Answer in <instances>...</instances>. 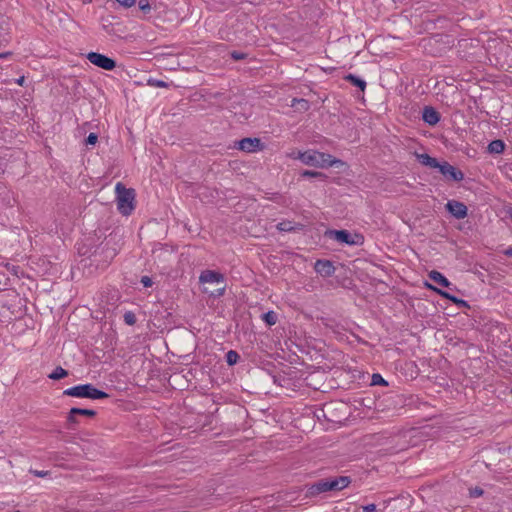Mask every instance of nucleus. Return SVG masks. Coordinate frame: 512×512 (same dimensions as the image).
<instances>
[{
	"label": "nucleus",
	"instance_id": "79ce46f5",
	"mask_svg": "<svg viewBox=\"0 0 512 512\" xmlns=\"http://www.w3.org/2000/svg\"><path fill=\"white\" fill-rule=\"evenodd\" d=\"M12 52L11 51H7V52H2L0 53V59H6V58H9L12 56Z\"/></svg>",
	"mask_w": 512,
	"mask_h": 512
},
{
	"label": "nucleus",
	"instance_id": "f257e3e1",
	"mask_svg": "<svg viewBox=\"0 0 512 512\" xmlns=\"http://www.w3.org/2000/svg\"><path fill=\"white\" fill-rule=\"evenodd\" d=\"M199 282L203 285L202 292L210 297L219 298L225 293V276L221 272L204 270L199 276Z\"/></svg>",
	"mask_w": 512,
	"mask_h": 512
},
{
	"label": "nucleus",
	"instance_id": "8fccbe9b",
	"mask_svg": "<svg viewBox=\"0 0 512 512\" xmlns=\"http://www.w3.org/2000/svg\"><path fill=\"white\" fill-rule=\"evenodd\" d=\"M15 512H20V511H15Z\"/></svg>",
	"mask_w": 512,
	"mask_h": 512
},
{
	"label": "nucleus",
	"instance_id": "a19ab883",
	"mask_svg": "<svg viewBox=\"0 0 512 512\" xmlns=\"http://www.w3.org/2000/svg\"><path fill=\"white\" fill-rule=\"evenodd\" d=\"M80 264L85 268L90 265V258H83L80 260Z\"/></svg>",
	"mask_w": 512,
	"mask_h": 512
},
{
	"label": "nucleus",
	"instance_id": "bb28decb",
	"mask_svg": "<svg viewBox=\"0 0 512 512\" xmlns=\"http://www.w3.org/2000/svg\"><path fill=\"white\" fill-rule=\"evenodd\" d=\"M371 385L388 386V382L379 373H374L371 378Z\"/></svg>",
	"mask_w": 512,
	"mask_h": 512
},
{
	"label": "nucleus",
	"instance_id": "4be33fe9",
	"mask_svg": "<svg viewBox=\"0 0 512 512\" xmlns=\"http://www.w3.org/2000/svg\"><path fill=\"white\" fill-rule=\"evenodd\" d=\"M277 319H278V316L277 314L270 310V311H267L265 313L262 314V320L268 325V326H273L276 324L277 322Z\"/></svg>",
	"mask_w": 512,
	"mask_h": 512
},
{
	"label": "nucleus",
	"instance_id": "72a5a7b5",
	"mask_svg": "<svg viewBox=\"0 0 512 512\" xmlns=\"http://www.w3.org/2000/svg\"><path fill=\"white\" fill-rule=\"evenodd\" d=\"M140 282L143 284L144 287L148 288L153 285V281L149 276H142Z\"/></svg>",
	"mask_w": 512,
	"mask_h": 512
},
{
	"label": "nucleus",
	"instance_id": "c85d7f7f",
	"mask_svg": "<svg viewBox=\"0 0 512 512\" xmlns=\"http://www.w3.org/2000/svg\"><path fill=\"white\" fill-rule=\"evenodd\" d=\"M138 5L139 9L145 14L149 13L151 10V6L148 0H139Z\"/></svg>",
	"mask_w": 512,
	"mask_h": 512
},
{
	"label": "nucleus",
	"instance_id": "c756f323",
	"mask_svg": "<svg viewBox=\"0 0 512 512\" xmlns=\"http://www.w3.org/2000/svg\"><path fill=\"white\" fill-rule=\"evenodd\" d=\"M327 479L329 491H339V486L337 485L335 477H329Z\"/></svg>",
	"mask_w": 512,
	"mask_h": 512
},
{
	"label": "nucleus",
	"instance_id": "20e7f679",
	"mask_svg": "<svg viewBox=\"0 0 512 512\" xmlns=\"http://www.w3.org/2000/svg\"><path fill=\"white\" fill-rule=\"evenodd\" d=\"M119 239L115 232H111L105 236L104 240L99 244L101 248V267L106 268L109 266L111 261L116 257L119 251Z\"/></svg>",
	"mask_w": 512,
	"mask_h": 512
},
{
	"label": "nucleus",
	"instance_id": "ea45409f",
	"mask_svg": "<svg viewBox=\"0 0 512 512\" xmlns=\"http://www.w3.org/2000/svg\"><path fill=\"white\" fill-rule=\"evenodd\" d=\"M76 416H77V414H72V408H71L70 411H69V414L67 416V421L69 423H76L77 422L76 421Z\"/></svg>",
	"mask_w": 512,
	"mask_h": 512
},
{
	"label": "nucleus",
	"instance_id": "09e8293b",
	"mask_svg": "<svg viewBox=\"0 0 512 512\" xmlns=\"http://www.w3.org/2000/svg\"><path fill=\"white\" fill-rule=\"evenodd\" d=\"M508 214H509L510 219L512 220V207H511V208H510V210L508 211Z\"/></svg>",
	"mask_w": 512,
	"mask_h": 512
},
{
	"label": "nucleus",
	"instance_id": "a878e982",
	"mask_svg": "<svg viewBox=\"0 0 512 512\" xmlns=\"http://www.w3.org/2000/svg\"><path fill=\"white\" fill-rule=\"evenodd\" d=\"M335 479L339 486V491L343 490L351 483V478L348 476H336Z\"/></svg>",
	"mask_w": 512,
	"mask_h": 512
},
{
	"label": "nucleus",
	"instance_id": "39448f33",
	"mask_svg": "<svg viewBox=\"0 0 512 512\" xmlns=\"http://www.w3.org/2000/svg\"><path fill=\"white\" fill-rule=\"evenodd\" d=\"M329 238L349 246H361L364 244V236L360 233H351L348 230H327L325 233Z\"/></svg>",
	"mask_w": 512,
	"mask_h": 512
},
{
	"label": "nucleus",
	"instance_id": "0eeeda50",
	"mask_svg": "<svg viewBox=\"0 0 512 512\" xmlns=\"http://www.w3.org/2000/svg\"><path fill=\"white\" fill-rule=\"evenodd\" d=\"M435 169L439 170L446 181L460 182L464 179V173L447 161L439 162Z\"/></svg>",
	"mask_w": 512,
	"mask_h": 512
},
{
	"label": "nucleus",
	"instance_id": "5701e85b",
	"mask_svg": "<svg viewBox=\"0 0 512 512\" xmlns=\"http://www.w3.org/2000/svg\"><path fill=\"white\" fill-rule=\"evenodd\" d=\"M226 363L229 365V366H233L235 364L238 363L239 359H240V355L238 354L237 351L235 350H229L227 353H226Z\"/></svg>",
	"mask_w": 512,
	"mask_h": 512
},
{
	"label": "nucleus",
	"instance_id": "a211bd4d",
	"mask_svg": "<svg viewBox=\"0 0 512 512\" xmlns=\"http://www.w3.org/2000/svg\"><path fill=\"white\" fill-rule=\"evenodd\" d=\"M344 79L351 83L353 86L359 88L361 91L366 89V81L354 74H348L344 76Z\"/></svg>",
	"mask_w": 512,
	"mask_h": 512
},
{
	"label": "nucleus",
	"instance_id": "c9c22d12",
	"mask_svg": "<svg viewBox=\"0 0 512 512\" xmlns=\"http://www.w3.org/2000/svg\"><path fill=\"white\" fill-rule=\"evenodd\" d=\"M364 512H378L375 504H368L362 507Z\"/></svg>",
	"mask_w": 512,
	"mask_h": 512
},
{
	"label": "nucleus",
	"instance_id": "6ab92c4d",
	"mask_svg": "<svg viewBox=\"0 0 512 512\" xmlns=\"http://www.w3.org/2000/svg\"><path fill=\"white\" fill-rule=\"evenodd\" d=\"M487 149H488V152H490V153L501 154V153H503V151L505 149V143L500 139H496V140L491 141L488 144Z\"/></svg>",
	"mask_w": 512,
	"mask_h": 512
},
{
	"label": "nucleus",
	"instance_id": "49530a36",
	"mask_svg": "<svg viewBox=\"0 0 512 512\" xmlns=\"http://www.w3.org/2000/svg\"><path fill=\"white\" fill-rule=\"evenodd\" d=\"M103 29L108 33L110 34L112 32V30L109 29V25H106V24H103Z\"/></svg>",
	"mask_w": 512,
	"mask_h": 512
},
{
	"label": "nucleus",
	"instance_id": "58836bf2",
	"mask_svg": "<svg viewBox=\"0 0 512 512\" xmlns=\"http://www.w3.org/2000/svg\"><path fill=\"white\" fill-rule=\"evenodd\" d=\"M87 59L94 65H96V52L91 51L87 54Z\"/></svg>",
	"mask_w": 512,
	"mask_h": 512
},
{
	"label": "nucleus",
	"instance_id": "cd10ccee",
	"mask_svg": "<svg viewBox=\"0 0 512 512\" xmlns=\"http://www.w3.org/2000/svg\"><path fill=\"white\" fill-rule=\"evenodd\" d=\"M123 318H124V322H125L127 325H129V326L134 325V324L136 323V321H137L136 315H135V313H134V312H132V311H127V312H125V314H124Z\"/></svg>",
	"mask_w": 512,
	"mask_h": 512
},
{
	"label": "nucleus",
	"instance_id": "423d86ee",
	"mask_svg": "<svg viewBox=\"0 0 512 512\" xmlns=\"http://www.w3.org/2000/svg\"><path fill=\"white\" fill-rule=\"evenodd\" d=\"M63 395L96 400V387L92 384H81L64 390Z\"/></svg>",
	"mask_w": 512,
	"mask_h": 512
},
{
	"label": "nucleus",
	"instance_id": "a18cd8bd",
	"mask_svg": "<svg viewBox=\"0 0 512 512\" xmlns=\"http://www.w3.org/2000/svg\"><path fill=\"white\" fill-rule=\"evenodd\" d=\"M504 255H506L507 257H512V247L507 248L504 251Z\"/></svg>",
	"mask_w": 512,
	"mask_h": 512
},
{
	"label": "nucleus",
	"instance_id": "e433bc0d",
	"mask_svg": "<svg viewBox=\"0 0 512 512\" xmlns=\"http://www.w3.org/2000/svg\"><path fill=\"white\" fill-rule=\"evenodd\" d=\"M30 473L34 474L37 477H46L49 472L48 471H39V470H30Z\"/></svg>",
	"mask_w": 512,
	"mask_h": 512
},
{
	"label": "nucleus",
	"instance_id": "7c9ffc66",
	"mask_svg": "<svg viewBox=\"0 0 512 512\" xmlns=\"http://www.w3.org/2000/svg\"><path fill=\"white\" fill-rule=\"evenodd\" d=\"M230 56H231V58H232V59H234V60H237V61H238V60H243V59H245V58L247 57V54H246V53H243V52H240V51H235V50H234V51H232V52L230 53Z\"/></svg>",
	"mask_w": 512,
	"mask_h": 512
},
{
	"label": "nucleus",
	"instance_id": "1a4fd4ad",
	"mask_svg": "<svg viewBox=\"0 0 512 512\" xmlns=\"http://www.w3.org/2000/svg\"><path fill=\"white\" fill-rule=\"evenodd\" d=\"M236 147L244 152H256L263 149L264 145L259 138L246 137L237 142Z\"/></svg>",
	"mask_w": 512,
	"mask_h": 512
},
{
	"label": "nucleus",
	"instance_id": "393cba45",
	"mask_svg": "<svg viewBox=\"0 0 512 512\" xmlns=\"http://www.w3.org/2000/svg\"><path fill=\"white\" fill-rule=\"evenodd\" d=\"M296 104L298 105L297 109L300 111H307L310 107L309 101L306 99L294 98L292 101V107H294Z\"/></svg>",
	"mask_w": 512,
	"mask_h": 512
},
{
	"label": "nucleus",
	"instance_id": "37998d69",
	"mask_svg": "<svg viewBox=\"0 0 512 512\" xmlns=\"http://www.w3.org/2000/svg\"><path fill=\"white\" fill-rule=\"evenodd\" d=\"M107 397H109V395L106 392L98 389V399H103V398H107Z\"/></svg>",
	"mask_w": 512,
	"mask_h": 512
},
{
	"label": "nucleus",
	"instance_id": "ddd939ff",
	"mask_svg": "<svg viewBox=\"0 0 512 512\" xmlns=\"http://www.w3.org/2000/svg\"><path fill=\"white\" fill-rule=\"evenodd\" d=\"M315 271L323 277H330L335 273V267L330 260L319 259L314 264Z\"/></svg>",
	"mask_w": 512,
	"mask_h": 512
},
{
	"label": "nucleus",
	"instance_id": "9b49d317",
	"mask_svg": "<svg viewBox=\"0 0 512 512\" xmlns=\"http://www.w3.org/2000/svg\"><path fill=\"white\" fill-rule=\"evenodd\" d=\"M425 287L427 289H430V290L436 292L441 297L451 301L452 303H454L455 305H457L460 308H468L469 307V304L466 300L460 299V298L450 294L448 291L439 289V288L435 287L434 285L430 284L429 282H425Z\"/></svg>",
	"mask_w": 512,
	"mask_h": 512
},
{
	"label": "nucleus",
	"instance_id": "4468645a",
	"mask_svg": "<svg viewBox=\"0 0 512 512\" xmlns=\"http://www.w3.org/2000/svg\"><path fill=\"white\" fill-rule=\"evenodd\" d=\"M428 277L441 287L449 288L450 290H455L456 287L454 286L451 288L452 283L439 271L432 270L429 272Z\"/></svg>",
	"mask_w": 512,
	"mask_h": 512
},
{
	"label": "nucleus",
	"instance_id": "dca6fc26",
	"mask_svg": "<svg viewBox=\"0 0 512 512\" xmlns=\"http://www.w3.org/2000/svg\"><path fill=\"white\" fill-rule=\"evenodd\" d=\"M117 67L115 59L98 53V68L111 71Z\"/></svg>",
	"mask_w": 512,
	"mask_h": 512
},
{
	"label": "nucleus",
	"instance_id": "2f4dec72",
	"mask_svg": "<svg viewBox=\"0 0 512 512\" xmlns=\"http://www.w3.org/2000/svg\"><path fill=\"white\" fill-rule=\"evenodd\" d=\"M483 493H484L483 489L478 487V486L470 489V496L471 497H480V496L483 495Z\"/></svg>",
	"mask_w": 512,
	"mask_h": 512
},
{
	"label": "nucleus",
	"instance_id": "6e6552de",
	"mask_svg": "<svg viewBox=\"0 0 512 512\" xmlns=\"http://www.w3.org/2000/svg\"><path fill=\"white\" fill-rule=\"evenodd\" d=\"M446 210L456 219H464L468 215L467 206L457 200H449L445 205Z\"/></svg>",
	"mask_w": 512,
	"mask_h": 512
},
{
	"label": "nucleus",
	"instance_id": "4c0bfd02",
	"mask_svg": "<svg viewBox=\"0 0 512 512\" xmlns=\"http://www.w3.org/2000/svg\"><path fill=\"white\" fill-rule=\"evenodd\" d=\"M149 83L153 84L157 87H167L168 86V84L162 80H153V81L149 80Z\"/></svg>",
	"mask_w": 512,
	"mask_h": 512
},
{
	"label": "nucleus",
	"instance_id": "c03bdc74",
	"mask_svg": "<svg viewBox=\"0 0 512 512\" xmlns=\"http://www.w3.org/2000/svg\"><path fill=\"white\" fill-rule=\"evenodd\" d=\"M16 83H17L18 85H20V86H23V85H24V83H25V77H24V76H21L20 78H18V79L16 80Z\"/></svg>",
	"mask_w": 512,
	"mask_h": 512
},
{
	"label": "nucleus",
	"instance_id": "412c9836",
	"mask_svg": "<svg viewBox=\"0 0 512 512\" xmlns=\"http://www.w3.org/2000/svg\"><path fill=\"white\" fill-rule=\"evenodd\" d=\"M300 175L303 178H316L321 181H324L327 178V176L324 173L312 170H303Z\"/></svg>",
	"mask_w": 512,
	"mask_h": 512
},
{
	"label": "nucleus",
	"instance_id": "f704fd0d",
	"mask_svg": "<svg viewBox=\"0 0 512 512\" xmlns=\"http://www.w3.org/2000/svg\"><path fill=\"white\" fill-rule=\"evenodd\" d=\"M121 6H124L126 8L132 7L136 0H116Z\"/></svg>",
	"mask_w": 512,
	"mask_h": 512
},
{
	"label": "nucleus",
	"instance_id": "7ed1b4c3",
	"mask_svg": "<svg viewBox=\"0 0 512 512\" xmlns=\"http://www.w3.org/2000/svg\"><path fill=\"white\" fill-rule=\"evenodd\" d=\"M117 209L123 216H129L135 209V190L126 188L121 182L115 187Z\"/></svg>",
	"mask_w": 512,
	"mask_h": 512
},
{
	"label": "nucleus",
	"instance_id": "f03ea898",
	"mask_svg": "<svg viewBox=\"0 0 512 512\" xmlns=\"http://www.w3.org/2000/svg\"><path fill=\"white\" fill-rule=\"evenodd\" d=\"M298 159L305 165L322 169L343 165V162L340 159H336L330 154L319 152L317 150L299 152Z\"/></svg>",
	"mask_w": 512,
	"mask_h": 512
},
{
	"label": "nucleus",
	"instance_id": "b1692460",
	"mask_svg": "<svg viewBox=\"0 0 512 512\" xmlns=\"http://www.w3.org/2000/svg\"><path fill=\"white\" fill-rule=\"evenodd\" d=\"M72 414H77V416L78 415H82V416L94 417V416H96V411L93 410V409H85V408L73 407L72 408Z\"/></svg>",
	"mask_w": 512,
	"mask_h": 512
},
{
	"label": "nucleus",
	"instance_id": "f3484780",
	"mask_svg": "<svg viewBox=\"0 0 512 512\" xmlns=\"http://www.w3.org/2000/svg\"><path fill=\"white\" fill-rule=\"evenodd\" d=\"M416 158H417L418 162L421 163L422 165L433 168V169H435L439 163V161L436 158L431 157L430 155H428L426 153L416 154Z\"/></svg>",
	"mask_w": 512,
	"mask_h": 512
},
{
	"label": "nucleus",
	"instance_id": "aec40b11",
	"mask_svg": "<svg viewBox=\"0 0 512 512\" xmlns=\"http://www.w3.org/2000/svg\"><path fill=\"white\" fill-rule=\"evenodd\" d=\"M69 372L62 368L61 366H57L49 375L48 378L51 380H60L67 377Z\"/></svg>",
	"mask_w": 512,
	"mask_h": 512
},
{
	"label": "nucleus",
	"instance_id": "f8f14e48",
	"mask_svg": "<svg viewBox=\"0 0 512 512\" xmlns=\"http://www.w3.org/2000/svg\"><path fill=\"white\" fill-rule=\"evenodd\" d=\"M441 114L432 106H425L422 110V120L430 125L435 126L439 123Z\"/></svg>",
	"mask_w": 512,
	"mask_h": 512
},
{
	"label": "nucleus",
	"instance_id": "473e14b6",
	"mask_svg": "<svg viewBox=\"0 0 512 512\" xmlns=\"http://www.w3.org/2000/svg\"><path fill=\"white\" fill-rule=\"evenodd\" d=\"M87 145H96V132H91L85 140Z\"/></svg>",
	"mask_w": 512,
	"mask_h": 512
},
{
	"label": "nucleus",
	"instance_id": "9d476101",
	"mask_svg": "<svg viewBox=\"0 0 512 512\" xmlns=\"http://www.w3.org/2000/svg\"><path fill=\"white\" fill-rule=\"evenodd\" d=\"M329 492L328 489V479H320L317 482L306 485L305 487V497L312 498L320 495L321 493Z\"/></svg>",
	"mask_w": 512,
	"mask_h": 512
},
{
	"label": "nucleus",
	"instance_id": "de8ad7c7",
	"mask_svg": "<svg viewBox=\"0 0 512 512\" xmlns=\"http://www.w3.org/2000/svg\"><path fill=\"white\" fill-rule=\"evenodd\" d=\"M222 96H223V93H220V92L215 93V94L213 95V97H214V98H216V99H218V98H220V97H222Z\"/></svg>",
	"mask_w": 512,
	"mask_h": 512
},
{
	"label": "nucleus",
	"instance_id": "2eb2a0df",
	"mask_svg": "<svg viewBox=\"0 0 512 512\" xmlns=\"http://www.w3.org/2000/svg\"><path fill=\"white\" fill-rule=\"evenodd\" d=\"M276 228L280 232H296L303 230L304 225L301 223L292 222L290 220H284L278 223Z\"/></svg>",
	"mask_w": 512,
	"mask_h": 512
}]
</instances>
